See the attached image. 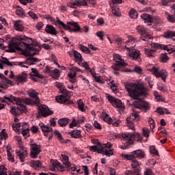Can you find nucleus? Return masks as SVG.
<instances>
[{
  "label": "nucleus",
  "instance_id": "1",
  "mask_svg": "<svg viewBox=\"0 0 175 175\" xmlns=\"http://www.w3.org/2000/svg\"><path fill=\"white\" fill-rule=\"evenodd\" d=\"M125 88L127 90L131 98L137 100L133 103V105L135 109H144L145 110H148L149 105L144 102L143 98H139L142 95H146V89L143 86V85L128 83L125 85Z\"/></svg>",
  "mask_w": 175,
  "mask_h": 175
},
{
  "label": "nucleus",
  "instance_id": "2",
  "mask_svg": "<svg viewBox=\"0 0 175 175\" xmlns=\"http://www.w3.org/2000/svg\"><path fill=\"white\" fill-rule=\"evenodd\" d=\"M55 87L59 89V91L62 94L56 96V100L58 103H64V105H72L73 101L70 100V96L73 95L72 92L68 91L65 88L64 83L59 82H55Z\"/></svg>",
  "mask_w": 175,
  "mask_h": 175
},
{
  "label": "nucleus",
  "instance_id": "3",
  "mask_svg": "<svg viewBox=\"0 0 175 175\" xmlns=\"http://www.w3.org/2000/svg\"><path fill=\"white\" fill-rule=\"evenodd\" d=\"M22 43L23 37L21 36H16L10 41L8 46L5 47V52L16 53V51H18L20 54H23V49L20 47Z\"/></svg>",
  "mask_w": 175,
  "mask_h": 175
},
{
  "label": "nucleus",
  "instance_id": "4",
  "mask_svg": "<svg viewBox=\"0 0 175 175\" xmlns=\"http://www.w3.org/2000/svg\"><path fill=\"white\" fill-rule=\"evenodd\" d=\"M111 148V144H105L102 146L100 145V143H98L96 146H90V150L92 151L93 152H98V154H103L105 155H107V157H111V155H113V150L110 149Z\"/></svg>",
  "mask_w": 175,
  "mask_h": 175
},
{
  "label": "nucleus",
  "instance_id": "5",
  "mask_svg": "<svg viewBox=\"0 0 175 175\" xmlns=\"http://www.w3.org/2000/svg\"><path fill=\"white\" fill-rule=\"evenodd\" d=\"M55 25H61L63 28H65V29L70 32H79L81 29V27H80V25H79L77 22H68L67 25H66L64 22L59 20V18H57Z\"/></svg>",
  "mask_w": 175,
  "mask_h": 175
},
{
  "label": "nucleus",
  "instance_id": "6",
  "mask_svg": "<svg viewBox=\"0 0 175 175\" xmlns=\"http://www.w3.org/2000/svg\"><path fill=\"white\" fill-rule=\"evenodd\" d=\"M107 99H108L109 102L111 103L113 107L118 109V111L120 114L121 113H124V110H125V105L122 104V101H121V100L116 98L110 94H107Z\"/></svg>",
  "mask_w": 175,
  "mask_h": 175
},
{
  "label": "nucleus",
  "instance_id": "7",
  "mask_svg": "<svg viewBox=\"0 0 175 175\" xmlns=\"http://www.w3.org/2000/svg\"><path fill=\"white\" fill-rule=\"evenodd\" d=\"M136 31L139 35H141L142 40L148 42L151 40V35L148 34L147 30L142 25H139L136 27Z\"/></svg>",
  "mask_w": 175,
  "mask_h": 175
},
{
  "label": "nucleus",
  "instance_id": "8",
  "mask_svg": "<svg viewBox=\"0 0 175 175\" xmlns=\"http://www.w3.org/2000/svg\"><path fill=\"white\" fill-rule=\"evenodd\" d=\"M139 120V115L137 113H131L129 118L126 119L127 126L132 131H136L135 129V122Z\"/></svg>",
  "mask_w": 175,
  "mask_h": 175
},
{
  "label": "nucleus",
  "instance_id": "9",
  "mask_svg": "<svg viewBox=\"0 0 175 175\" xmlns=\"http://www.w3.org/2000/svg\"><path fill=\"white\" fill-rule=\"evenodd\" d=\"M150 70L156 77H161L163 81H166V77H167V72H166V70H159V68L153 66L152 68H150Z\"/></svg>",
  "mask_w": 175,
  "mask_h": 175
},
{
  "label": "nucleus",
  "instance_id": "10",
  "mask_svg": "<svg viewBox=\"0 0 175 175\" xmlns=\"http://www.w3.org/2000/svg\"><path fill=\"white\" fill-rule=\"evenodd\" d=\"M38 113L36 116V118H40L42 117H47L53 114V111H50L49 107L46 105H41L38 108Z\"/></svg>",
  "mask_w": 175,
  "mask_h": 175
},
{
  "label": "nucleus",
  "instance_id": "11",
  "mask_svg": "<svg viewBox=\"0 0 175 175\" xmlns=\"http://www.w3.org/2000/svg\"><path fill=\"white\" fill-rule=\"evenodd\" d=\"M40 46L39 49H36L35 46H32V45L29 46L28 48L23 51V55H25V57H32L33 55H36V54H39V51H40Z\"/></svg>",
  "mask_w": 175,
  "mask_h": 175
},
{
  "label": "nucleus",
  "instance_id": "12",
  "mask_svg": "<svg viewBox=\"0 0 175 175\" xmlns=\"http://www.w3.org/2000/svg\"><path fill=\"white\" fill-rule=\"evenodd\" d=\"M30 158L32 159L38 158L39 154H40L41 152L40 146L36 144H32L30 145Z\"/></svg>",
  "mask_w": 175,
  "mask_h": 175
},
{
  "label": "nucleus",
  "instance_id": "13",
  "mask_svg": "<svg viewBox=\"0 0 175 175\" xmlns=\"http://www.w3.org/2000/svg\"><path fill=\"white\" fill-rule=\"evenodd\" d=\"M129 158L132 159V158H138V159H144L146 158V152L143 149H137L133 150L131 154H129Z\"/></svg>",
  "mask_w": 175,
  "mask_h": 175
},
{
  "label": "nucleus",
  "instance_id": "14",
  "mask_svg": "<svg viewBox=\"0 0 175 175\" xmlns=\"http://www.w3.org/2000/svg\"><path fill=\"white\" fill-rule=\"evenodd\" d=\"M122 158H124V159H127L128 161H131V165L133 169H136L137 167H139L142 165V162L139 161L135 158H129V154H122Z\"/></svg>",
  "mask_w": 175,
  "mask_h": 175
},
{
  "label": "nucleus",
  "instance_id": "15",
  "mask_svg": "<svg viewBox=\"0 0 175 175\" xmlns=\"http://www.w3.org/2000/svg\"><path fill=\"white\" fill-rule=\"evenodd\" d=\"M101 117L103 118V121L107 122V124H112L113 126H117L118 125H120L119 120H113L111 118L109 117V114L106 113H103L101 114Z\"/></svg>",
  "mask_w": 175,
  "mask_h": 175
},
{
  "label": "nucleus",
  "instance_id": "16",
  "mask_svg": "<svg viewBox=\"0 0 175 175\" xmlns=\"http://www.w3.org/2000/svg\"><path fill=\"white\" fill-rule=\"evenodd\" d=\"M126 55L131 58V59H137L140 57V52L137 49H130L129 47H127Z\"/></svg>",
  "mask_w": 175,
  "mask_h": 175
},
{
  "label": "nucleus",
  "instance_id": "17",
  "mask_svg": "<svg viewBox=\"0 0 175 175\" xmlns=\"http://www.w3.org/2000/svg\"><path fill=\"white\" fill-rule=\"evenodd\" d=\"M23 103L28 105L29 106H38L40 104V100L39 99V97H37L35 100L31 98H25L23 100Z\"/></svg>",
  "mask_w": 175,
  "mask_h": 175
},
{
  "label": "nucleus",
  "instance_id": "18",
  "mask_svg": "<svg viewBox=\"0 0 175 175\" xmlns=\"http://www.w3.org/2000/svg\"><path fill=\"white\" fill-rule=\"evenodd\" d=\"M122 141L124 144H126V143H132L133 142V134H122Z\"/></svg>",
  "mask_w": 175,
  "mask_h": 175
},
{
  "label": "nucleus",
  "instance_id": "19",
  "mask_svg": "<svg viewBox=\"0 0 175 175\" xmlns=\"http://www.w3.org/2000/svg\"><path fill=\"white\" fill-rule=\"evenodd\" d=\"M23 44L26 47V49H29V46H32V44H33V40L31 38L23 36Z\"/></svg>",
  "mask_w": 175,
  "mask_h": 175
},
{
  "label": "nucleus",
  "instance_id": "20",
  "mask_svg": "<svg viewBox=\"0 0 175 175\" xmlns=\"http://www.w3.org/2000/svg\"><path fill=\"white\" fill-rule=\"evenodd\" d=\"M42 161L39 160L38 161L32 160L29 163L30 167H32L35 170H38V169H42Z\"/></svg>",
  "mask_w": 175,
  "mask_h": 175
},
{
  "label": "nucleus",
  "instance_id": "21",
  "mask_svg": "<svg viewBox=\"0 0 175 175\" xmlns=\"http://www.w3.org/2000/svg\"><path fill=\"white\" fill-rule=\"evenodd\" d=\"M23 136L25 137V139H27V137H29V136H31L29 134V125H28L27 122H23Z\"/></svg>",
  "mask_w": 175,
  "mask_h": 175
},
{
  "label": "nucleus",
  "instance_id": "22",
  "mask_svg": "<svg viewBox=\"0 0 175 175\" xmlns=\"http://www.w3.org/2000/svg\"><path fill=\"white\" fill-rule=\"evenodd\" d=\"M45 32L53 36L57 35V29H55V27L51 25H46L45 27Z\"/></svg>",
  "mask_w": 175,
  "mask_h": 175
},
{
  "label": "nucleus",
  "instance_id": "23",
  "mask_svg": "<svg viewBox=\"0 0 175 175\" xmlns=\"http://www.w3.org/2000/svg\"><path fill=\"white\" fill-rule=\"evenodd\" d=\"M10 112L13 116H18V114L23 113V107H12Z\"/></svg>",
  "mask_w": 175,
  "mask_h": 175
},
{
  "label": "nucleus",
  "instance_id": "24",
  "mask_svg": "<svg viewBox=\"0 0 175 175\" xmlns=\"http://www.w3.org/2000/svg\"><path fill=\"white\" fill-rule=\"evenodd\" d=\"M127 66L128 64H126L124 61L117 62L115 64L112 66V68L113 69V70H120V68H125V66Z\"/></svg>",
  "mask_w": 175,
  "mask_h": 175
},
{
  "label": "nucleus",
  "instance_id": "25",
  "mask_svg": "<svg viewBox=\"0 0 175 175\" xmlns=\"http://www.w3.org/2000/svg\"><path fill=\"white\" fill-rule=\"evenodd\" d=\"M13 23H14V29L18 31H23V21H21V20L14 21Z\"/></svg>",
  "mask_w": 175,
  "mask_h": 175
},
{
  "label": "nucleus",
  "instance_id": "26",
  "mask_svg": "<svg viewBox=\"0 0 175 175\" xmlns=\"http://www.w3.org/2000/svg\"><path fill=\"white\" fill-rule=\"evenodd\" d=\"M39 126H40L44 133H53V128L44 124L43 123H40Z\"/></svg>",
  "mask_w": 175,
  "mask_h": 175
},
{
  "label": "nucleus",
  "instance_id": "27",
  "mask_svg": "<svg viewBox=\"0 0 175 175\" xmlns=\"http://www.w3.org/2000/svg\"><path fill=\"white\" fill-rule=\"evenodd\" d=\"M70 136L74 139H81L83 137L81 135V131L80 130H74L71 131Z\"/></svg>",
  "mask_w": 175,
  "mask_h": 175
},
{
  "label": "nucleus",
  "instance_id": "28",
  "mask_svg": "<svg viewBox=\"0 0 175 175\" xmlns=\"http://www.w3.org/2000/svg\"><path fill=\"white\" fill-rule=\"evenodd\" d=\"M150 47L152 49V50H155V53H157V50H163V47H165V45H162L159 43L156 42H151Z\"/></svg>",
  "mask_w": 175,
  "mask_h": 175
},
{
  "label": "nucleus",
  "instance_id": "29",
  "mask_svg": "<svg viewBox=\"0 0 175 175\" xmlns=\"http://www.w3.org/2000/svg\"><path fill=\"white\" fill-rule=\"evenodd\" d=\"M53 170H58L59 172H64L65 170V167L61 165V163H58V161H55L53 163Z\"/></svg>",
  "mask_w": 175,
  "mask_h": 175
},
{
  "label": "nucleus",
  "instance_id": "30",
  "mask_svg": "<svg viewBox=\"0 0 175 175\" xmlns=\"http://www.w3.org/2000/svg\"><path fill=\"white\" fill-rule=\"evenodd\" d=\"M12 127L13 131H14L16 133H18V134L21 133V135H23V131L20 130V128L21 127V123H13L12 124Z\"/></svg>",
  "mask_w": 175,
  "mask_h": 175
},
{
  "label": "nucleus",
  "instance_id": "31",
  "mask_svg": "<svg viewBox=\"0 0 175 175\" xmlns=\"http://www.w3.org/2000/svg\"><path fill=\"white\" fill-rule=\"evenodd\" d=\"M128 40L126 42L127 46H130V47H133L135 46L136 38L132 37L131 36H128Z\"/></svg>",
  "mask_w": 175,
  "mask_h": 175
},
{
  "label": "nucleus",
  "instance_id": "32",
  "mask_svg": "<svg viewBox=\"0 0 175 175\" xmlns=\"http://www.w3.org/2000/svg\"><path fill=\"white\" fill-rule=\"evenodd\" d=\"M72 55L75 57V59L76 62H77V64H79V65H80V62H81V61H83V57H81V54L79 53V52H77L76 51H73Z\"/></svg>",
  "mask_w": 175,
  "mask_h": 175
},
{
  "label": "nucleus",
  "instance_id": "33",
  "mask_svg": "<svg viewBox=\"0 0 175 175\" xmlns=\"http://www.w3.org/2000/svg\"><path fill=\"white\" fill-rule=\"evenodd\" d=\"M68 8H72V9H77L79 8V0H71L67 3Z\"/></svg>",
  "mask_w": 175,
  "mask_h": 175
},
{
  "label": "nucleus",
  "instance_id": "34",
  "mask_svg": "<svg viewBox=\"0 0 175 175\" xmlns=\"http://www.w3.org/2000/svg\"><path fill=\"white\" fill-rule=\"evenodd\" d=\"M1 102H10V103H14V96L12 94L5 95L1 99Z\"/></svg>",
  "mask_w": 175,
  "mask_h": 175
},
{
  "label": "nucleus",
  "instance_id": "35",
  "mask_svg": "<svg viewBox=\"0 0 175 175\" xmlns=\"http://www.w3.org/2000/svg\"><path fill=\"white\" fill-rule=\"evenodd\" d=\"M144 51L146 56L148 57H155V50L151 49L145 48Z\"/></svg>",
  "mask_w": 175,
  "mask_h": 175
},
{
  "label": "nucleus",
  "instance_id": "36",
  "mask_svg": "<svg viewBox=\"0 0 175 175\" xmlns=\"http://www.w3.org/2000/svg\"><path fill=\"white\" fill-rule=\"evenodd\" d=\"M5 81H1V88H9V85H13V82L6 78Z\"/></svg>",
  "mask_w": 175,
  "mask_h": 175
},
{
  "label": "nucleus",
  "instance_id": "37",
  "mask_svg": "<svg viewBox=\"0 0 175 175\" xmlns=\"http://www.w3.org/2000/svg\"><path fill=\"white\" fill-rule=\"evenodd\" d=\"M141 18H143L144 23H151V21H152V17H151V15L147 14H143L141 15Z\"/></svg>",
  "mask_w": 175,
  "mask_h": 175
},
{
  "label": "nucleus",
  "instance_id": "38",
  "mask_svg": "<svg viewBox=\"0 0 175 175\" xmlns=\"http://www.w3.org/2000/svg\"><path fill=\"white\" fill-rule=\"evenodd\" d=\"M49 76H51L53 79H58V77H59L60 76L59 70L58 69L52 70L51 71V73L49 74Z\"/></svg>",
  "mask_w": 175,
  "mask_h": 175
},
{
  "label": "nucleus",
  "instance_id": "39",
  "mask_svg": "<svg viewBox=\"0 0 175 175\" xmlns=\"http://www.w3.org/2000/svg\"><path fill=\"white\" fill-rule=\"evenodd\" d=\"M58 124L60 125V126H66V125L69 124V119L66 118H62L58 120Z\"/></svg>",
  "mask_w": 175,
  "mask_h": 175
},
{
  "label": "nucleus",
  "instance_id": "40",
  "mask_svg": "<svg viewBox=\"0 0 175 175\" xmlns=\"http://www.w3.org/2000/svg\"><path fill=\"white\" fill-rule=\"evenodd\" d=\"M62 162H63L64 165H66V166L70 167V162H69V157L62 154Z\"/></svg>",
  "mask_w": 175,
  "mask_h": 175
},
{
  "label": "nucleus",
  "instance_id": "41",
  "mask_svg": "<svg viewBox=\"0 0 175 175\" xmlns=\"http://www.w3.org/2000/svg\"><path fill=\"white\" fill-rule=\"evenodd\" d=\"M39 59L38 58H33V57H31L26 59V63L28 64V65H35L36 62H38Z\"/></svg>",
  "mask_w": 175,
  "mask_h": 175
},
{
  "label": "nucleus",
  "instance_id": "42",
  "mask_svg": "<svg viewBox=\"0 0 175 175\" xmlns=\"http://www.w3.org/2000/svg\"><path fill=\"white\" fill-rule=\"evenodd\" d=\"M27 94L29 95V96H30V98H35V100H36L37 98H39L38 96V92H36V91L33 90H29L27 91Z\"/></svg>",
  "mask_w": 175,
  "mask_h": 175
},
{
  "label": "nucleus",
  "instance_id": "43",
  "mask_svg": "<svg viewBox=\"0 0 175 175\" xmlns=\"http://www.w3.org/2000/svg\"><path fill=\"white\" fill-rule=\"evenodd\" d=\"M14 103L18 106L17 107H23V99L18 97H14Z\"/></svg>",
  "mask_w": 175,
  "mask_h": 175
},
{
  "label": "nucleus",
  "instance_id": "44",
  "mask_svg": "<svg viewBox=\"0 0 175 175\" xmlns=\"http://www.w3.org/2000/svg\"><path fill=\"white\" fill-rule=\"evenodd\" d=\"M31 76H35V77H38V79H43V75H40L36 68H31Z\"/></svg>",
  "mask_w": 175,
  "mask_h": 175
},
{
  "label": "nucleus",
  "instance_id": "45",
  "mask_svg": "<svg viewBox=\"0 0 175 175\" xmlns=\"http://www.w3.org/2000/svg\"><path fill=\"white\" fill-rule=\"evenodd\" d=\"M112 13L114 16L120 17L121 16V12H120V8L115 6L112 8Z\"/></svg>",
  "mask_w": 175,
  "mask_h": 175
},
{
  "label": "nucleus",
  "instance_id": "46",
  "mask_svg": "<svg viewBox=\"0 0 175 175\" xmlns=\"http://www.w3.org/2000/svg\"><path fill=\"white\" fill-rule=\"evenodd\" d=\"M78 109L81 111H84L85 108L84 107V103H83V100L79 99L77 100Z\"/></svg>",
  "mask_w": 175,
  "mask_h": 175
},
{
  "label": "nucleus",
  "instance_id": "47",
  "mask_svg": "<svg viewBox=\"0 0 175 175\" xmlns=\"http://www.w3.org/2000/svg\"><path fill=\"white\" fill-rule=\"evenodd\" d=\"M0 61L5 65H8V66H13V64L6 57H1Z\"/></svg>",
  "mask_w": 175,
  "mask_h": 175
},
{
  "label": "nucleus",
  "instance_id": "48",
  "mask_svg": "<svg viewBox=\"0 0 175 175\" xmlns=\"http://www.w3.org/2000/svg\"><path fill=\"white\" fill-rule=\"evenodd\" d=\"M163 50H166L169 54L175 53V47L167 46V45H164Z\"/></svg>",
  "mask_w": 175,
  "mask_h": 175
},
{
  "label": "nucleus",
  "instance_id": "49",
  "mask_svg": "<svg viewBox=\"0 0 175 175\" xmlns=\"http://www.w3.org/2000/svg\"><path fill=\"white\" fill-rule=\"evenodd\" d=\"M79 47L80 50L82 51L83 53H85V54H89L90 49H88L87 46H85L83 44H80Z\"/></svg>",
  "mask_w": 175,
  "mask_h": 175
},
{
  "label": "nucleus",
  "instance_id": "50",
  "mask_svg": "<svg viewBox=\"0 0 175 175\" xmlns=\"http://www.w3.org/2000/svg\"><path fill=\"white\" fill-rule=\"evenodd\" d=\"M8 139V134L5 131V129H3L0 133V140H6Z\"/></svg>",
  "mask_w": 175,
  "mask_h": 175
},
{
  "label": "nucleus",
  "instance_id": "51",
  "mask_svg": "<svg viewBox=\"0 0 175 175\" xmlns=\"http://www.w3.org/2000/svg\"><path fill=\"white\" fill-rule=\"evenodd\" d=\"M150 154H153V155H159L158 150L155 148V146H152L150 147Z\"/></svg>",
  "mask_w": 175,
  "mask_h": 175
},
{
  "label": "nucleus",
  "instance_id": "52",
  "mask_svg": "<svg viewBox=\"0 0 175 175\" xmlns=\"http://www.w3.org/2000/svg\"><path fill=\"white\" fill-rule=\"evenodd\" d=\"M131 18H137V12L135 10H131L129 12Z\"/></svg>",
  "mask_w": 175,
  "mask_h": 175
},
{
  "label": "nucleus",
  "instance_id": "53",
  "mask_svg": "<svg viewBox=\"0 0 175 175\" xmlns=\"http://www.w3.org/2000/svg\"><path fill=\"white\" fill-rule=\"evenodd\" d=\"M113 61H115L116 62H121V61H124V59L121 58V55L117 53L113 54Z\"/></svg>",
  "mask_w": 175,
  "mask_h": 175
},
{
  "label": "nucleus",
  "instance_id": "54",
  "mask_svg": "<svg viewBox=\"0 0 175 175\" xmlns=\"http://www.w3.org/2000/svg\"><path fill=\"white\" fill-rule=\"evenodd\" d=\"M142 139H143V137L139 133L133 134V140H136V142H142Z\"/></svg>",
  "mask_w": 175,
  "mask_h": 175
},
{
  "label": "nucleus",
  "instance_id": "55",
  "mask_svg": "<svg viewBox=\"0 0 175 175\" xmlns=\"http://www.w3.org/2000/svg\"><path fill=\"white\" fill-rule=\"evenodd\" d=\"M16 14H17V16H19V17H23V8H21V7H16Z\"/></svg>",
  "mask_w": 175,
  "mask_h": 175
},
{
  "label": "nucleus",
  "instance_id": "56",
  "mask_svg": "<svg viewBox=\"0 0 175 175\" xmlns=\"http://www.w3.org/2000/svg\"><path fill=\"white\" fill-rule=\"evenodd\" d=\"M15 139L18 142L19 148L21 149H22L23 148V139L21 138V136H15Z\"/></svg>",
  "mask_w": 175,
  "mask_h": 175
},
{
  "label": "nucleus",
  "instance_id": "57",
  "mask_svg": "<svg viewBox=\"0 0 175 175\" xmlns=\"http://www.w3.org/2000/svg\"><path fill=\"white\" fill-rule=\"evenodd\" d=\"M148 123L150 126V129H155V121L152 118H148Z\"/></svg>",
  "mask_w": 175,
  "mask_h": 175
},
{
  "label": "nucleus",
  "instance_id": "58",
  "mask_svg": "<svg viewBox=\"0 0 175 175\" xmlns=\"http://www.w3.org/2000/svg\"><path fill=\"white\" fill-rule=\"evenodd\" d=\"M161 59L162 62H167V61H169V57H167V54L161 53Z\"/></svg>",
  "mask_w": 175,
  "mask_h": 175
},
{
  "label": "nucleus",
  "instance_id": "59",
  "mask_svg": "<svg viewBox=\"0 0 175 175\" xmlns=\"http://www.w3.org/2000/svg\"><path fill=\"white\" fill-rule=\"evenodd\" d=\"M7 156L8 161H10V162H14V157L10 151L9 150H7Z\"/></svg>",
  "mask_w": 175,
  "mask_h": 175
},
{
  "label": "nucleus",
  "instance_id": "60",
  "mask_svg": "<svg viewBox=\"0 0 175 175\" xmlns=\"http://www.w3.org/2000/svg\"><path fill=\"white\" fill-rule=\"evenodd\" d=\"M54 135L58 140H60V141L62 140V135L61 134V133H59V131H58L57 130H55L54 131Z\"/></svg>",
  "mask_w": 175,
  "mask_h": 175
},
{
  "label": "nucleus",
  "instance_id": "61",
  "mask_svg": "<svg viewBox=\"0 0 175 175\" xmlns=\"http://www.w3.org/2000/svg\"><path fill=\"white\" fill-rule=\"evenodd\" d=\"M96 35L100 39V40H103V36H105V32H103V31H98Z\"/></svg>",
  "mask_w": 175,
  "mask_h": 175
},
{
  "label": "nucleus",
  "instance_id": "62",
  "mask_svg": "<svg viewBox=\"0 0 175 175\" xmlns=\"http://www.w3.org/2000/svg\"><path fill=\"white\" fill-rule=\"evenodd\" d=\"M163 37L165 38V39H170V38H172V31L165 32Z\"/></svg>",
  "mask_w": 175,
  "mask_h": 175
},
{
  "label": "nucleus",
  "instance_id": "63",
  "mask_svg": "<svg viewBox=\"0 0 175 175\" xmlns=\"http://www.w3.org/2000/svg\"><path fill=\"white\" fill-rule=\"evenodd\" d=\"M15 81H18V83H21L23 81V75H16L14 77Z\"/></svg>",
  "mask_w": 175,
  "mask_h": 175
},
{
  "label": "nucleus",
  "instance_id": "64",
  "mask_svg": "<svg viewBox=\"0 0 175 175\" xmlns=\"http://www.w3.org/2000/svg\"><path fill=\"white\" fill-rule=\"evenodd\" d=\"M168 21L170 23H175V15H168L167 17Z\"/></svg>",
  "mask_w": 175,
  "mask_h": 175
}]
</instances>
